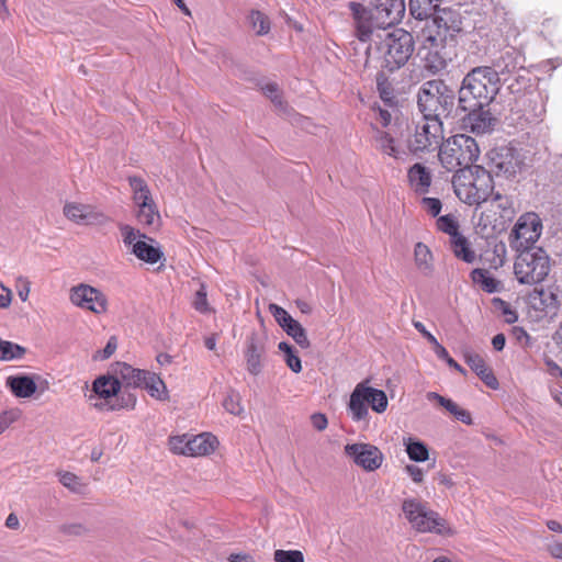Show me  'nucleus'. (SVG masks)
Instances as JSON below:
<instances>
[{"mask_svg":"<svg viewBox=\"0 0 562 562\" xmlns=\"http://www.w3.org/2000/svg\"><path fill=\"white\" fill-rule=\"evenodd\" d=\"M501 88L499 74L492 67L473 68L463 78L459 90V102L463 110L488 105Z\"/></svg>","mask_w":562,"mask_h":562,"instance_id":"nucleus-1","label":"nucleus"},{"mask_svg":"<svg viewBox=\"0 0 562 562\" xmlns=\"http://www.w3.org/2000/svg\"><path fill=\"white\" fill-rule=\"evenodd\" d=\"M452 184L457 196L469 205L485 202L494 188L491 173L480 166L457 171Z\"/></svg>","mask_w":562,"mask_h":562,"instance_id":"nucleus-2","label":"nucleus"},{"mask_svg":"<svg viewBox=\"0 0 562 562\" xmlns=\"http://www.w3.org/2000/svg\"><path fill=\"white\" fill-rule=\"evenodd\" d=\"M514 262L515 279L525 285L542 283L551 271V258L541 247L517 250Z\"/></svg>","mask_w":562,"mask_h":562,"instance_id":"nucleus-3","label":"nucleus"},{"mask_svg":"<svg viewBox=\"0 0 562 562\" xmlns=\"http://www.w3.org/2000/svg\"><path fill=\"white\" fill-rule=\"evenodd\" d=\"M480 149L474 138L464 134L454 135L439 146V159L442 166L449 170L472 168L479 158Z\"/></svg>","mask_w":562,"mask_h":562,"instance_id":"nucleus-4","label":"nucleus"},{"mask_svg":"<svg viewBox=\"0 0 562 562\" xmlns=\"http://www.w3.org/2000/svg\"><path fill=\"white\" fill-rule=\"evenodd\" d=\"M402 512L411 527L417 532H430L440 536H452L453 530L446 524L438 513L430 509L426 503L414 498H405Z\"/></svg>","mask_w":562,"mask_h":562,"instance_id":"nucleus-5","label":"nucleus"},{"mask_svg":"<svg viewBox=\"0 0 562 562\" xmlns=\"http://www.w3.org/2000/svg\"><path fill=\"white\" fill-rule=\"evenodd\" d=\"M454 104L453 91L441 80H429L418 91V106L423 116L440 120Z\"/></svg>","mask_w":562,"mask_h":562,"instance_id":"nucleus-6","label":"nucleus"},{"mask_svg":"<svg viewBox=\"0 0 562 562\" xmlns=\"http://www.w3.org/2000/svg\"><path fill=\"white\" fill-rule=\"evenodd\" d=\"M367 383L368 381H363L356 385L347 405V411L356 423L369 422L368 405L379 414L384 413L389 405L385 392L371 387Z\"/></svg>","mask_w":562,"mask_h":562,"instance_id":"nucleus-7","label":"nucleus"},{"mask_svg":"<svg viewBox=\"0 0 562 562\" xmlns=\"http://www.w3.org/2000/svg\"><path fill=\"white\" fill-rule=\"evenodd\" d=\"M379 50L384 68L390 71L398 69L407 63L414 52L413 35L403 29L389 32L380 43Z\"/></svg>","mask_w":562,"mask_h":562,"instance_id":"nucleus-8","label":"nucleus"},{"mask_svg":"<svg viewBox=\"0 0 562 562\" xmlns=\"http://www.w3.org/2000/svg\"><path fill=\"white\" fill-rule=\"evenodd\" d=\"M442 139V122L435 117L422 116L409 133L407 148L415 155L434 151L439 148Z\"/></svg>","mask_w":562,"mask_h":562,"instance_id":"nucleus-9","label":"nucleus"},{"mask_svg":"<svg viewBox=\"0 0 562 562\" xmlns=\"http://www.w3.org/2000/svg\"><path fill=\"white\" fill-rule=\"evenodd\" d=\"M123 244L137 259L155 265L164 258L157 241L131 225H120Z\"/></svg>","mask_w":562,"mask_h":562,"instance_id":"nucleus-10","label":"nucleus"},{"mask_svg":"<svg viewBox=\"0 0 562 562\" xmlns=\"http://www.w3.org/2000/svg\"><path fill=\"white\" fill-rule=\"evenodd\" d=\"M490 173L514 178L526 167L525 156L521 150L512 146H501L488 151Z\"/></svg>","mask_w":562,"mask_h":562,"instance_id":"nucleus-11","label":"nucleus"},{"mask_svg":"<svg viewBox=\"0 0 562 562\" xmlns=\"http://www.w3.org/2000/svg\"><path fill=\"white\" fill-rule=\"evenodd\" d=\"M542 233V222L537 213L520 215L509 234V245L515 250L531 248Z\"/></svg>","mask_w":562,"mask_h":562,"instance_id":"nucleus-12","label":"nucleus"},{"mask_svg":"<svg viewBox=\"0 0 562 562\" xmlns=\"http://www.w3.org/2000/svg\"><path fill=\"white\" fill-rule=\"evenodd\" d=\"M69 301L76 307L89 311L95 315L105 314L109 310L106 295L87 283H79L69 290Z\"/></svg>","mask_w":562,"mask_h":562,"instance_id":"nucleus-13","label":"nucleus"},{"mask_svg":"<svg viewBox=\"0 0 562 562\" xmlns=\"http://www.w3.org/2000/svg\"><path fill=\"white\" fill-rule=\"evenodd\" d=\"M445 43L440 36H434L430 30L428 34H424L422 59L424 68L434 75L445 70L450 60Z\"/></svg>","mask_w":562,"mask_h":562,"instance_id":"nucleus-14","label":"nucleus"},{"mask_svg":"<svg viewBox=\"0 0 562 562\" xmlns=\"http://www.w3.org/2000/svg\"><path fill=\"white\" fill-rule=\"evenodd\" d=\"M344 452L357 467L368 472L378 470L384 461L381 450L371 443H347Z\"/></svg>","mask_w":562,"mask_h":562,"instance_id":"nucleus-15","label":"nucleus"},{"mask_svg":"<svg viewBox=\"0 0 562 562\" xmlns=\"http://www.w3.org/2000/svg\"><path fill=\"white\" fill-rule=\"evenodd\" d=\"M432 15L431 24L424 30V34H428L430 30L434 36H440L446 42L447 37H453L462 30L461 16L454 10H436Z\"/></svg>","mask_w":562,"mask_h":562,"instance_id":"nucleus-16","label":"nucleus"},{"mask_svg":"<svg viewBox=\"0 0 562 562\" xmlns=\"http://www.w3.org/2000/svg\"><path fill=\"white\" fill-rule=\"evenodd\" d=\"M267 338L263 335L251 333L246 339L244 356L247 371L252 375H258L263 369L266 359Z\"/></svg>","mask_w":562,"mask_h":562,"instance_id":"nucleus-17","label":"nucleus"},{"mask_svg":"<svg viewBox=\"0 0 562 562\" xmlns=\"http://www.w3.org/2000/svg\"><path fill=\"white\" fill-rule=\"evenodd\" d=\"M349 9L355 22L356 35L361 42L369 41L375 29H383L376 23L372 9L358 2H349Z\"/></svg>","mask_w":562,"mask_h":562,"instance_id":"nucleus-18","label":"nucleus"},{"mask_svg":"<svg viewBox=\"0 0 562 562\" xmlns=\"http://www.w3.org/2000/svg\"><path fill=\"white\" fill-rule=\"evenodd\" d=\"M64 215L78 225H103L108 217L87 204L67 202L63 209Z\"/></svg>","mask_w":562,"mask_h":562,"instance_id":"nucleus-19","label":"nucleus"},{"mask_svg":"<svg viewBox=\"0 0 562 562\" xmlns=\"http://www.w3.org/2000/svg\"><path fill=\"white\" fill-rule=\"evenodd\" d=\"M376 23L383 29L401 22L405 13L404 0H374L372 8Z\"/></svg>","mask_w":562,"mask_h":562,"instance_id":"nucleus-20","label":"nucleus"},{"mask_svg":"<svg viewBox=\"0 0 562 562\" xmlns=\"http://www.w3.org/2000/svg\"><path fill=\"white\" fill-rule=\"evenodd\" d=\"M477 109H468L470 113L467 117V124L473 133L486 134L493 131L496 123V119L492 115L488 109H484L485 105H476Z\"/></svg>","mask_w":562,"mask_h":562,"instance_id":"nucleus-21","label":"nucleus"},{"mask_svg":"<svg viewBox=\"0 0 562 562\" xmlns=\"http://www.w3.org/2000/svg\"><path fill=\"white\" fill-rule=\"evenodd\" d=\"M373 145L381 154L395 160H404L407 155L404 149L396 145L394 137L383 130H375Z\"/></svg>","mask_w":562,"mask_h":562,"instance_id":"nucleus-22","label":"nucleus"},{"mask_svg":"<svg viewBox=\"0 0 562 562\" xmlns=\"http://www.w3.org/2000/svg\"><path fill=\"white\" fill-rule=\"evenodd\" d=\"M463 358L471 370H473L488 387L493 390L498 387V381L496 376L493 374L492 370L487 367L484 359L480 355L473 351H465L463 353Z\"/></svg>","mask_w":562,"mask_h":562,"instance_id":"nucleus-23","label":"nucleus"},{"mask_svg":"<svg viewBox=\"0 0 562 562\" xmlns=\"http://www.w3.org/2000/svg\"><path fill=\"white\" fill-rule=\"evenodd\" d=\"M149 371L135 369L125 362H117L113 366V373L119 381L127 386L142 387Z\"/></svg>","mask_w":562,"mask_h":562,"instance_id":"nucleus-24","label":"nucleus"},{"mask_svg":"<svg viewBox=\"0 0 562 562\" xmlns=\"http://www.w3.org/2000/svg\"><path fill=\"white\" fill-rule=\"evenodd\" d=\"M411 188L418 194H426L431 184V173L422 164L413 165L407 172Z\"/></svg>","mask_w":562,"mask_h":562,"instance_id":"nucleus-25","label":"nucleus"},{"mask_svg":"<svg viewBox=\"0 0 562 562\" xmlns=\"http://www.w3.org/2000/svg\"><path fill=\"white\" fill-rule=\"evenodd\" d=\"M190 457H202L211 454L218 446V440L210 432L190 436Z\"/></svg>","mask_w":562,"mask_h":562,"instance_id":"nucleus-26","label":"nucleus"},{"mask_svg":"<svg viewBox=\"0 0 562 562\" xmlns=\"http://www.w3.org/2000/svg\"><path fill=\"white\" fill-rule=\"evenodd\" d=\"M5 385L14 396L21 398L31 397L37 390L34 379L27 375H10L5 380Z\"/></svg>","mask_w":562,"mask_h":562,"instance_id":"nucleus-27","label":"nucleus"},{"mask_svg":"<svg viewBox=\"0 0 562 562\" xmlns=\"http://www.w3.org/2000/svg\"><path fill=\"white\" fill-rule=\"evenodd\" d=\"M121 390L117 375H100L92 383L93 393L103 400L115 396Z\"/></svg>","mask_w":562,"mask_h":562,"instance_id":"nucleus-28","label":"nucleus"},{"mask_svg":"<svg viewBox=\"0 0 562 562\" xmlns=\"http://www.w3.org/2000/svg\"><path fill=\"white\" fill-rule=\"evenodd\" d=\"M414 263L416 269L425 277L434 273V255L424 243H416L414 246Z\"/></svg>","mask_w":562,"mask_h":562,"instance_id":"nucleus-29","label":"nucleus"},{"mask_svg":"<svg viewBox=\"0 0 562 562\" xmlns=\"http://www.w3.org/2000/svg\"><path fill=\"white\" fill-rule=\"evenodd\" d=\"M128 183L133 193V202L136 207L155 203L151 191L143 178L136 176L128 177Z\"/></svg>","mask_w":562,"mask_h":562,"instance_id":"nucleus-30","label":"nucleus"},{"mask_svg":"<svg viewBox=\"0 0 562 562\" xmlns=\"http://www.w3.org/2000/svg\"><path fill=\"white\" fill-rule=\"evenodd\" d=\"M142 387L146 389L149 395L158 401L169 400V392L165 382L155 372H148Z\"/></svg>","mask_w":562,"mask_h":562,"instance_id":"nucleus-31","label":"nucleus"},{"mask_svg":"<svg viewBox=\"0 0 562 562\" xmlns=\"http://www.w3.org/2000/svg\"><path fill=\"white\" fill-rule=\"evenodd\" d=\"M471 280L487 293L498 292L502 285L487 270L480 268L471 272Z\"/></svg>","mask_w":562,"mask_h":562,"instance_id":"nucleus-32","label":"nucleus"},{"mask_svg":"<svg viewBox=\"0 0 562 562\" xmlns=\"http://www.w3.org/2000/svg\"><path fill=\"white\" fill-rule=\"evenodd\" d=\"M441 0H409L412 15L418 20L431 16L439 8Z\"/></svg>","mask_w":562,"mask_h":562,"instance_id":"nucleus-33","label":"nucleus"},{"mask_svg":"<svg viewBox=\"0 0 562 562\" xmlns=\"http://www.w3.org/2000/svg\"><path fill=\"white\" fill-rule=\"evenodd\" d=\"M403 443L408 458L415 462H425L429 458L427 446L420 440L412 437L404 438Z\"/></svg>","mask_w":562,"mask_h":562,"instance_id":"nucleus-34","label":"nucleus"},{"mask_svg":"<svg viewBox=\"0 0 562 562\" xmlns=\"http://www.w3.org/2000/svg\"><path fill=\"white\" fill-rule=\"evenodd\" d=\"M450 245L457 258L463 260L467 263H472L475 260V252L471 248L470 243L463 235H460L451 239Z\"/></svg>","mask_w":562,"mask_h":562,"instance_id":"nucleus-35","label":"nucleus"},{"mask_svg":"<svg viewBox=\"0 0 562 562\" xmlns=\"http://www.w3.org/2000/svg\"><path fill=\"white\" fill-rule=\"evenodd\" d=\"M136 217L145 226L157 227L160 223V213L156 203L137 206Z\"/></svg>","mask_w":562,"mask_h":562,"instance_id":"nucleus-36","label":"nucleus"},{"mask_svg":"<svg viewBox=\"0 0 562 562\" xmlns=\"http://www.w3.org/2000/svg\"><path fill=\"white\" fill-rule=\"evenodd\" d=\"M26 349L15 342L0 339V361H12L24 357Z\"/></svg>","mask_w":562,"mask_h":562,"instance_id":"nucleus-37","label":"nucleus"},{"mask_svg":"<svg viewBox=\"0 0 562 562\" xmlns=\"http://www.w3.org/2000/svg\"><path fill=\"white\" fill-rule=\"evenodd\" d=\"M459 227V221L453 214H446L438 217L437 220V228L440 232L449 235L450 240L461 235Z\"/></svg>","mask_w":562,"mask_h":562,"instance_id":"nucleus-38","label":"nucleus"},{"mask_svg":"<svg viewBox=\"0 0 562 562\" xmlns=\"http://www.w3.org/2000/svg\"><path fill=\"white\" fill-rule=\"evenodd\" d=\"M59 482L69 491L83 494L87 490V484L75 473L71 472H59L58 473Z\"/></svg>","mask_w":562,"mask_h":562,"instance_id":"nucleus-39","label":"nucleus"},{"mask_svg":"<svg viewBox=\"0 0 562 562\" xmlns=\"http://www.w3.org/2000/svg\"><path fill=\"white\" fill-rule=\"evenodd\" d=\"M249 23L257 35H266L270 31V21L266 14L252 10L248 16Z\"/></svg>","mask_w":562,"mask_h":562,"instance_id":"nucleus-40","label":"nucleus"},{"mask_svg":"<svg viewBox=\"0 0 562 562\" xmlns=\"http://www.w3.org/2000/svg\"><path fill=\"white\" fill-rule=\"evenodd\" d=\"M283 330L291 336L300 347H310V340L306 336V331L297 321L293 319L283 328Z\"/></svg>","mask_w":562,"mask_h":562,"instance_id":"nucleus-41","label":"nucleus"},{"mask_svg":"<svg viewBox=\"0 0 562 562\" xmlns=\"http://www.w3.org/2000/svg\"><path fill=\"white\" fill-rule=\"evenodd\" d=\"M279 350L284 353V360L288 367L295 373L301 372V359L295 355L293 347L288 342L281 341L278 346Z\"/></svg>","mask_w":562,"mask_h":562,"instance_id":"nucleus-42","label":"nucleus"},{"mask_svg":"<svg viewBox=\"0 0 562 562\" xmlns=\"http://www.w3.org/2000/svg\"><path fill=\"white\" fill-rule=\"evenodd\" d=\"M190 435L173 436L169 439V447L176 454L190 457Z\"/></svg>","mask_w":562,"mask_h":562,"instance_id":"nucleus-43","label":"nucleus"},{"mask_svg":"<svg viewBox=\"0 0 562 562\" xmlns=\"http://www.w3.org/2000/svg\"><path fill=\"white\" fill-rule=\"evenodd\" d=\"M492 305L495 311L499 312L505 317L506 323L512 324L517 321L516 312L512 308L510 304L507 303L506 301H504L499 297H494L492 300Z\"/></svg>","mask_w":562,"mask_h":562,"instance_id":"nucleus-44","label":"nucleus"},{"mask_svg":"<svg viewBox=\"0 0 562 562\" xmlns=\"http://www.w3.org/2000/svg\"><path fill=\"white\" fill-rule=\"evenodd\" d=\"M193 307L202 314L211 313L212 308L209 305L207 302V292L205 284H201L200 289L196 291L194 299H193Z\"/></svg>","mask_w":562,"mask_h":562,"instance_id":"nucleus-45","label":"nucleus"},{"mask_svg":"<svg viewBox=\"0 0 562 562\" xmlns=\"http://www.w3.org/2000/svg\"><path fill=\"white\" fill-rule=\"evenodd\" d=\"M273 559L276 562H304V555L299 550H276Z\"/></svg>","mask_w":562,"mask_h":562,"instance_id":"nucleus-46","label":"nucleus"},{"mask_svg":"<svg viewBox=\"0 0 562 562\" xmlns=\"http://www.w3.org/2000/svg\"><path fill=\"white\" fill-rule=\"evenodd\" d=\"M224 408L233 414L239 415L243 412V407L240 405V396L236 392H229L223 401Z\"/></svg>","mask_w":562,"mask_h":562,"instance_id":"nucleus-47","label":"nucleus"},{"mask_svg":"<svg viewBox=\"0 0 562 562\" xmlns=\"http://www.w3.org/2000/svg\"><path fill=\"white\" fill-rule=\"evenodd\" d=\"M21 417L18 408L7 409L0 413V435Z\"/></svg>","mask_w":562,"mask_h":562,"instance_id":"nucleus-48","label":"nucleus"},{"mask_svg":"<svg viewBox=\"0 0 562 562\" xmlns=\"http://www.w3.org/2000/svg\"><path fill=\"white\" fill-rule=\"evenodd\" d=\"M269 311L273 315L276 322L284 328L289 325L294 318L281 306L277 304H270Z\"/></svg>","mask_w":562,"mask_h":562,"instance_id":"nucleus-49","label":"nucleus"},{"mask_svg":"<svg viewBox=\"0 0 562 562\" xmlns=\"http://www.w3.org/2000/svg\"><path fill=\"white\" fill-rule=\"evenodd\" d=\"M427 400L436 401L440 406L445 407L450 414L454 415L460 406L451 401L450 398H446L436 392H428L426 395Z\"/></svg>","mask_w":562,"mask_h":562,"instance_id":"nucleus-50","label":"nucleus"},{"mask_svg":"<svg viewBox=\"0 0 562 562\" xmlns=\"http://www.w3.org/2000/svg\"><path fill=\"white\" fill-rule=\"evenodd\" d=\"M117 348V339L115 336L110 337L108 340L105 347L102 350H98L93 355L94 360H106L109 359L116 350Z\"/></svg>","mask_w":562,"mask_h":562,"instance_id":"nucleus-51","label":"nucleus"},{"mask_svg":"<svg viewBox=\"0 0 562 562\" xmlns=\"http://www.w3.org/2000/svg\"><path fill=\"white\" fill-rule=\"evenodd\" d=\"M15 282V288L20 300L22 302H26L31 292V281L26 277L20 276L16 278Z\"/></svg>","mask_w":562,"mask_h":562,"instance_id":"nucleus-52","label":"nucleus"},{"mask_svg":"<svg viewBox=\"0 0 562 562\" xmlns=\"http://www.w3.org/2000/svg\"><path fill=\"white\" fill-rule=\"evenodd\" d=\"M423 209L430 215L437 216L441 211V202L436 198H423L422 201Z\"/></svg>","mask_w":562,"mask_h":562,"instance_id":"nucleus-53","label":"nucleus"},{"mask_svg":"<svg viewBox=\"0 0 562 562\" xmlns=\"http://www.w3.org/2000/svg\"><path fill=\"white\" fill-rule=\"evenodd\" d=\"M547 551L552 558L562 560V539L547 538Z\"/></svg>","mask_w":562,"mask_h":562,"instance_id":"nucleus-54","label":"nucleus"},{"mask_svg":"<svg viewBox=\"0 0 562 562\" xmlns=\"http://www.w3.org/2000/svg\"><path fill=\"white\" fill-rule=\"evenodd\" d=\"M529 101L535 102L532 120H541L546 112L542 97L539 93H531Z\"/></svg>","mask_w":562,"mask_h":562,"instance_id":"nucleus-55","label":"nucleus"},{"mask_svg":"<svg viewBox=\"0 0 562 562\" xmlns=\"http://www.w3.org/2000/svg\"><path fill=\"white\" fill-rule=\"evenodd\" d=\"M263 93L278 106H282V100L277 83H267L262 87Z\"/></svg>","mask_w":562,"mask_h":562,"instance_id":"nucleus-56","label":"nucleus"},{"mask_svg":"<svg viewBox=\"0 0 562 562\" xmlns=\"http://www.w3.org/2000/svg\"><path fill=\"white\" fill-rule=\"evenodd\" d=\"M13 300V293L11 289L0 282V310H7L10 307Z\"/></svg>","mask_w":562,"mask_h":562,"instance_id":"nucleus-57","label":"nucleus"},{"mask_svg":"<svg viewBox=\"0 0 562 562\" xmlns=\"http://www.w3.org/2000/svg\"><path fill=\"white\" fill-rule=\"evenodd\" d=\"M311 423H312L313 427L318 431L325 430L328 425L326 415L322 414V413L313 414L311 416Z\"/></svg>","mask_w":562,"mask_h":562,"instance_id":"nucleus-58","label":"nucleus"},{"mask_svg":"<svg viewBox=\"0 0 562 562\" xmlns=\"http://www.w3.org/2000/svg\"><path fill=\"white\" fill-rule=\"evenodd\" d=\"M405 471L412 477L415 483H420L424 480V471L414 464H408L405 467Z\"/></svg>","mask_w":562,"mask_h":562,"instance_id":"nucleus-59","label":"nucleus"},{"mask_svg":"<svg viewBox=\"0 0 562 562\" xmlns=\"http://www.w3.org/2000/svg\"><path fill=\"white\" fill-rule=\"evenodd\" d=\"M414 327L428 340L430 345L437 341V338L426 329L422 322H414Z\"/></svg>","mask_w":562,"mask_h":562,"instance_id":"nucleus-60","label":"nucleus"},{"mask_svg":"<svg viewBox=\"0 0 562 562\" xmlns=\"http://www.w3.org/2000/svg\"><path fill=\"white\" fill-rule=\"evenodd\" d=\"M453 416L465 425H472L473 423L470 412L462 407H460Z\"/></svg>","mask_w":562,"mask_h":562,"instance_id":"nucleus-61","label":"nucleus"},{"mask_svg":"<svg viewBox=\"0 0 562 562\" xmlns=\"http://www.w3.org/2000/svg\"><path fill=\"white\" fill-rule=\"evenodd\" d=\"M86 527L81 524H72V525H67L64 527V531L68 535H76V536H79V535H82L86 532Z\"/></svg>","mask_w":562,"mask_h":562,"instance_id":"nucleus-62","label":"nucleus"},{"mask_svg":"<svg viewBox=\"0 0 562 562\" xmlns=\"http://www.w3.org/2000/svg\"><path fill=\"white\" fill-rule=\"evenodd\" d=\"M495 202H497V207L507 211L512 209V202L507 196H503L499 193H496L493 199Z\"/></svg>","mask_w":562,"mask_h":562,"instance_id":"nucleus-63","label":"nucleus"},{"mask_svg":"<svg viewBox=\"0 0 562 562\" xmlns=\"http://www.w3.org/2000/svg\"><path fill=\"white\" fill-rule=\"evenodd\" d=\"M547 372L552 376L562 374V368L551 359L546 360Z\"/></svg>","mask_w":562,"mask_h":562,"instance_id":"nucleus-64","label":"nucleus"}]
</instances>
